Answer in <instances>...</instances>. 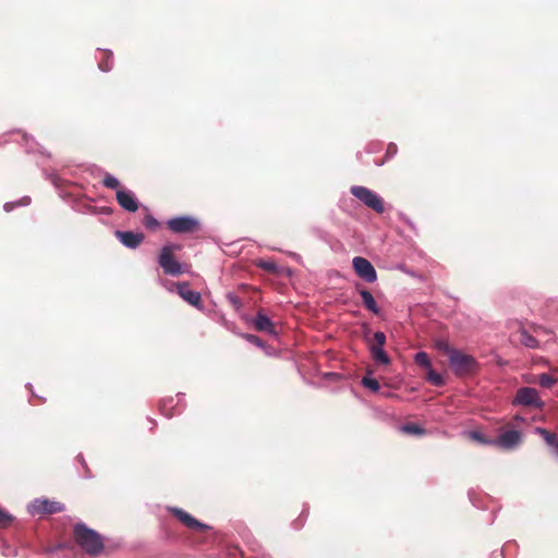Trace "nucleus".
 Here are the masks:
<instances>
[{
    "label": "nucleus",
    "mask_w": 558,
    "mask_h": 558,
    "mask_svg": "<svg viewBox=\"0 0 558 558\" xmlns=\"http://www.w3.org/2000/svg\"><path fill=\"white\" fill-rule=\"evenodd\" d=\"M50 181L52 182L53 185L58 186V179L56 175H50Z\"/></svg>",
    "instance_id": "obj_43"
},
{
    "label": "nucleus",
    "mask_w": 558,
    "mask_h": 558,
    "mask_svg": "<svg viewBox=\"0 0 558 558\" xmlns=\"http://www.w3.org/2000/svg\"><path fill=\"white\" fill-rule=\"evenodd\" d=\"M161 283L163 284V287H166L170 291L172 290V287L177 284V283L170 282L168 280H162Z\"/></svg>",
    "instance_id": "obj_41"
},
{
    "label": "nucleus",
    "mask_w": 558,
    "mask_h": 558,
    "mask_svg": "<svg viewBox=\"0 0 558 558\" xmlns=\"http://www.w3.org/2000/svg\"><path fill=\"white\" fill-rule=\"evenodd\" d=\"M178 294L190 305L202 310V298L201 293L196 290H192L189 282H178L175 284Z\"/></svg>",
    "instance_id": "obj_11"
},
{
    "label": "nucleus",
    "mask_w": 558,
    "mask_h": 558,
    "mask_svg": "<svg viewBox=\"0 0 558 558\" xmlns=\"http://www.w3.org/2000/svg\"><path fill=\"white\" fill-rule=\"evenodd\" d=\"M520 341L523 345L530 349H536L539 345L538 340L531 333H529L526 330L521 331Z\"/></svg>",
    "instance_id": "obj_21"
},
{
    "label": "nucleus",
    "mask_w": 558,
    "mask_h": 558,
    "mask_svg": "<svg viewBox=\"0 0 558 558\" xmlns=\"http://www.w3.org/2000/svg\"><path fill=\"white\" fill-rule=\"evenodd\" d=\"M511 403L514 407L522 405L537 410H542L545 405L544 401L539 397L538 391L533 387L519 388L515 391Z\"/></svg>",
    "instance_id": "obj_5"
},
{
    "label": "nucleus",
    "mask_w": 558,
    "mask_h": 558,
    "mask_svg": "<svg viewBox=\"0 0 558 558\" xmlns=\"http://www.w3.org/2000/svg\"><path fill=\"white\" fill-rule=\"evenodd\" d=\"M352 266L355 274L366 282L373 283L376 281V269L368 259L356 256L352 260Z\"/></svg>",
    "instance_id": "obj_9"
},
{
    "label": "nucleus",
    "mask_w": 558,
    "mask_h": 558,
    "mask_svg": "<svg viewBox=\"0 0 558 558\" xmlns=\"http://www.w3.org/2000/svg\"><path fill=\"white\" fill-rule=\"evenodd\" d=\"M407 222H408V225H409L411 228H414L413 222H411L410 220H408Z\"/></svg>",
    "instance_id": "obj_46"
},
{
    "label": "nucleus",
    "mask_w": 558,
    "mask_h": 558,
    "mask_svg": "<svg viewBox=\"0 0 558 558\" xmlns=\"http://www.w3.org/2000/svg\"><path fill=\"white\" fill-rule=\"evenodd\" d=\"M74 536L78 546L90 556H98L104 550L102 536L84 523L80 522L74 525Z\"/></svg>",
    "instance_id": "obj_1"
},
{
    "label": "nucleus",
    "mask_w": 558,
    "mask_h": 558,
    "mask_svg": "<svg viewBox=\"0 0 558 558\" xmlns=\"http://www.w3.org/2000/svg\"><path fill=\"white\" fill-rule=\"evenodd\" d=\"M256 265L259 268L270 271V272H276L278 270L277 264L272 260L259 259Z\"/></svg>",
    "instance_id": "obj_32"
},
{
    "label": "nucleus",
    "mask_w": 558,
    "mask_h": 558,
    "mask_svg": "<svg viewBox=\"0 0 558 558\" xmlns=\"http://www.w3.org/2000/svg\"><path fill=\"white\" fill-rule=\"evenodd\" d=\"M101 57L98 58V68L102 72L111 71L113 66V54L111 50H104L100 52Z\"/></svg>",
    "instance_id": "obj_18"
},
{
    "label": "nucleus",
    "mask_w": 558,
    "mask_h": 558,
    "mask_svg": "<svg viewBox=\"0 0 558 558\" xmlns=\"http://www.w3.org/2000/svg\"><path fill=\"white\" fill-rule=\"evenodd\" d=\"M468 436L478 444L494 446V439L487 438L482 432L470 430L468 432Z\"/></svg>",
    "instance_id": "obj_22"
},
{
    "label": "nucleus",
    "mask_w": 558,
    "mask_h": 558,
    "mask_svg": "<svg viewBox=\"0 0 558 558\" xmlns=\"http://www.w3.org/2000/svg\"><path fill=\"white\" fill-rule=\"evenodd\" d=\"M521 441L522 435L519 430L508 429L494 438V446L506 450H513L520 446Z\"/></svg>",
    "instance_id": "obj_10"
},
{
    "label": "nucleus",
    "mask_w": 558,
    "mask_h": 558,
    "mask_svg": "<svg viewBox=\"0 0 558 558\" xmlns=\"http://www.w3.org/2000/svg\"><path fill=\"white\" fill-rule=\"evenodd\" d=\"M400 429L404 433L417 435V436L425 434L424 428H422L420 425L413 424V423L404 424L400 427Z\"/></svg>",
    "instance_id": "obj_28"
},
{
    "label": "nucleus",
    "mask_w": 558,
    "mask_h": 558,
    "mask_svg": "<svg viewBox=\"0 0 558 558\" xmlns=\"http://www.w3.org/2000/svg\"><path fill=\"white\" fill-rule=\"evenodd\" d=\"M23 140L27 153H40L43 155L46 154L45 150L39 146L38 143L35 142L33 137L24 135Z\"/></svg>",
    "instance_id": "obj_24"
},
{
    "label": "nucleus",
    "mask_w": 558,
    "mask_h": 558,
    "mask_svg": "<svg viewBox=\"0 0 558 558\" xmlns=\"http://www.w3.org/2000/svg\"><path fill=\"white\" fill-rule=\"evenodd\" d=\"M374 342L368 343V347L384 348L386 344L387 337L383 331H375L373 336Z\"/></svg>",
    "instance_id": "obj_31"
},
{
    "label": "nucleus",
    "mask_w": 558,
    "mask_h": 558,
    "mask_svg": "<svg viewBox=\"0 0 558 558\" xmlns=\"http://www.w3.org/2000/svg\"><path fill=\"white\" fill-rule=\"evenodd\" d=\"M368 350L376 364L389 365L391 363V359L384 348L368 347Z\"/></svg>",
    "instance_id": "obj_17"
},
{
    "label": "nucleus",
    "mask_w": 558,
    "mask_h": 558,
    "mask_svg": "<svg viewBox=\"0 0 558 558\" xmlns=\"http://www.w3.org/2000/svg\"><path fill=\"white\" fill-rule=\"evenodd\" d=\"M535 432L543 437L545 442L548 446H550L553 448V450L555 449V447H556V445L558 442V437L556 436V434L550 433V432H548L547 429H545L543 427H536Z\"/></svg>",
    "instance_id": "obj_19"
},
{
    "label": "nucleus",
    "mask_w": 558,
    "mask_h": 558,
    "mask_svg": "<svg viewBox=\"0 0 558 558\" xmlns=\"http://www.w3.org/2000/svg\"><path fill=\"white\" fill-rule=\"evenodd\" d=\"M180 250V245L168 243L160 248L157 263L162 269L163 274L171 277H178L187 272V266L180 263L175 256L174 251Z\"/></svg>",
    "instance_id": "obj_2"
},
{
    "label": "nucleus",
    "mask_w": 558,
    "mask_h": 558,
    "mask_svg": "<svg viewBox=\"0 0 558 558\" xmlns=\"http://www.w3.org/2000/svg\"><path fill=\"white\" fill-rule=\"evenodd\" d=\"M169 229L178 234L191 233L199 228L198 219L192 216H179L167 221Z\"/></svg>",
    "instance_id": "obj_7"
},
{
    "label": "nucleus",
    "mask_w": 558,
    "mask_h": 558,
    "mask_svg": "<svg viewBox=\"0 0 558 558\" xmlns=\"http://www.w3.org/2000/svg\"><path fill=\"white\" fill-rule=\"evenodd\" d=\"M558 381V378L547 374L543 373L538 376V384L543 388H551L554 385H556Z\"/></svg>",
    "instance_id": "obj_27"
},
{
    "label": "nucleus",
    "mask_w": 558,
    "mask_h": 558,
    "mask_svg": "<svg viewBox=\"0 0 558 558\" xmlns=\"http://www.w3.org/2000/svg\"><path fill=\"white\" fill-rule=\"evenodd\" d=\"M252 324L258 331H264L271 336L277 335L274 323L263 311L256 313V316L252 319Z\"/></svg>",
    "instance_id": "obj_14"
},
{
    "label": "nucleus",
    "mask_w": 558,
    "mask_h": 558,
    "mask_svg": "<svg viewBox=\"0 0 558 558\" xmlns=\"http://www.w3.org/2000/svg\"><path fill=\"white\" fill-rule=\"evenodd\" d=\"M517 547H518V544L515 543V541L507 542L504 545L502 550H501L504 558H509V554L512 550V548H517Z\"/></svg>",
    "instance_id": "obj_36"
},
{
    "label": "nucleus",
    "mask_w": 558,
    "mask_h": 558,
    "mask_svg": "<svg viewBox=\"0 0 558 558\" xmlns=\"http://www.w3.org/2000/svg\"><path fill=\"white\" fill-rule=\"evenodd\" d=\"M64 509L65 507L63 504L44 498L33 500L27 507V510L32 515L53 514L62 512Z\"/></svg>",
    "instance_id": "obj_6"
},
{
    "label": "nucleus",
    "mask_w": 558,
    "mask_h": 558,
    "mask_svg": "<svg viewBox=\"0 0 558 558\" xmlns=\"http://www.w3.org/2000/svg\"><path fill=\"white\" fill-rule=\"evenodd\" d=\"M26 387L32 389V384H27Z\"/></svg>",
    "instance_id": "obj_48"
},
{
    "label": "nucleus",
    "mask_w": 558,
    "mask_h": 558,
    "mask_svg": "<svg viewBox=\"0 0 558 558\" xmlns=\"http://www.w3.org/2000/svg\"><path fill=\"white\" fill-rule=\"evenodd\" d=\"M66 548V546L64 544H59L58 546H56L54 548H52L50 551L51 553H56L58 550H61V549H64Z\"/></svg>",
    "instance_id": "obj_42"
},
{
    "label": "nucleus",
    "mask_w": 558,
    "mask_h": 558,
    "mask_svg": "<svg viewBox=\"0 0 558 558\" xmlns=\"http://www.w3.org/2000/svg\"><path fill=\"white\" fill-rule=\"evenodd\" d=\"M435 348L444 353L445 355H447L448 360L450 359V356H452V354L458 350V349H454L452 348L449 342L446 340V339H437L435 341Z\"/></svg>",
    "instance_id": "obj_20"
},
{
    "label": "nucleus",
    "mask_w": 558,
    "mask_h": 558,
    "mask_svg": "<svg viewBox=\"0 0 558 558\" xmlns=\"http://www.w3.org/2000/svg\"><path fill=\"white\" fill-rule=\"evenodd\" d=\"M183 401L184 393H178L175 398H165L160 401L159 411L163 416L170 418L174 415L180 414L184 410L185 403Z\"/></svg>",
    "instance_id": "obj_8"
},
{
    "label": "nucleus",
    "mask_w": 558,
    "mask_h": 558,
    "mask_svg": "<svg viewBox=\"0 0 558 558\" xmlns=\"http://www.w3.org/2000/svg\"><path fill=\"white\" fill-rule=\"evenodd\" d=\"M13 521V517L0 508V527H7Z\"/></svg>",
    "instance_id": "obj_34"
},
{
    "label": "nucleus",
    "mask_w": 558,
    "mask_h": 558,
    "mask_svg": "<svg viewBox=\"0 0 558 558\" xmlns=\"http://www.w3.org/2000/svg\"><path fill=\"white\" fill-rule=\"evenodd\" d=\"M350 193L376 214H383L385 211L383 197L371 189L362 185H352Z\"/></svg>",
    "instance_id": "obj_4"
},
{
    "label": "nucleus",
    "mask_w": 558,
    "mask_h": 558,
    "mask_svg": "<svg viewBox=\"0 0 558 558\" xmlns=\"http://www.w3.org/2000/svg\"><path fill=\"white\" fill-rule=\"evenodd\" d=\"M76 460L81 463V465L86 470L85 474L83 475L84 477L88 478L90 477L89 473H88V470H87V465H86V461L84 459V457L82 454H78L76 457Z\"/></svg>",
    "instance_id": "obj_40"
},
{
    "label": "nucleus",
    "mask_w": 558,
    "mask_h": 558,
    "mask_svg": "<svg viewBox=\"0 0 558 558\" xmlns=\"http://www.w3.org/2000/svg\"><path fill=\"white\" fill-rule=\"evenodd\" d=\"M117 202L119 205L129 213H135L138 209V201L133 191L120 189L117 191Z\"/></svg>",
    "instance_id": "obj_13"
},
{
    "label": "nucleus",
    "mask_w": 558,
    "mask_h": 558,
    "mask_svg": "<svg viewBox=\"0 0 558 558\" xmlns=\"http://www.w3.org/2000/svg\"><path fill=\"white\" fill-rule=\"evenodd\" d=\"M144 225L146 228L154 230L159 226V222L154 216L147 215L144 218Z\"/></svg>",
    "instance_id": "obj_35"
},
{
    "label": "nucleus",
    "mask_w": 558,
    "mask_h": 558,
    "mask_svg": "<svg viewBox=\"0 0 558 558\" xmlns=\"http://www.w3.org/2000/svg\"><path fill=\"white\" fill-rule=\"evenodd\" d=\"M361 384L369 389L371 391L373 392H377L380 388L379 386V383L377 381V379L371 377V376H364L361 380Z\"/></svg>",
    "instance_id": "obj_29"
},
{
    "label": "nucleus",
    "mask_w": 558,
    "mask_h": 558,
    "mask_svg": "<svg viewBox=\"0 0 558 558\" xmlns=\"http://www.w3.org/2000/svg\"><path fill=\"white\" fill-rule=\"evenodd\" d=\"M359 293L362 298L364 306L374 315H379L380 307L377 305L373 294L366 289L360 290Z\"/></svg>",
    "instance_id": "obj_16"
},
{
    "label": "nucleus",
    "mask_w": 558,
    "mask_h": 558,
    "mask_svg": "<svg viewBox=\"0 0 558 558\" xmlns=\"http://www.w3.org/2000/svg\"><path fill=\"white\" fill-rule=\"evenodd\" d=\"M398 153V146L395 143H389L386 150V159L395 157Z\"/></svg>",
    "instance_id": "obj_38"
},
{
    "label": "nucleus",
    "mask_w": 558,
    "mask_h": 558,
    "mask_svg": "<svg viewBox=\"0 0 558 558\" xmlns=\"http://www.w3.org/2000/svg\"><path fill=\"white\" fill-rule=\"evenodd\" d=\"M515 420H517V421H522L523 418H522L521 416L517 415V416H515Z\"/></svg>",
    "instance_id": "obj_47"
},
{
    "label": "nucleus",
    "mask_w": 558,
    "mask_h": 558,
    "mask_svg": "<svg viewBox=\"0 0 558 558\" xmlns=\"http://www.w3.org/2000/svg\"><path fill=\"white\" fill-rule=\"evenodd\" d=\"M170 512L186 527L193 529V530H209L210 527L206 525L205 523H202L194 517H192L186 511L182 510L181 508L172 507L169 509Z\"/></svg>",
    "instance_id": "obj_12"
},
{
    "label": "nucleus",
    "mask_w": 558,
    "mask_h": 558,
    "mask_svg": "<svg viewBox=\"0 0 558 558\" xmlns=\"http://www.w3.org/2000/svg\"><path fill=\"white\" fill-rule=\"evenodd\" d=\"M243 338L245 340H247L250 343L258 347V348H264L265 347V342L257 336L255 335H251V333H244L243 335Z\"/></svg>",
    "instance_id": "obj_33"
},
{
    "label": "nucleus",
    "mask_w": 558,
    "mask_h": 558,
    "mask_svg": "<svg viewBox=\"0 0 558 558\" xmlns=\"http://www.w3.org/2000/svg\"><path fill=\"white\" fill-rule=\"evenodd\" d=\"M31 204V197L29 196H23L22 198L14 201V202H7L3 205V209L9 213L12 211L16 207H23L28 206Z\"/></svg>",
    "instance_id": "obj_23"
},
{
    "label": "nucleus",
    "mask_w": 558,
    "mask_h": 558,
    "mask_svg": "<svg viewBox=\"0 0 558 558\" xmlns=\"http://www.w3.org/2000/svg\"><path fill=\"white\" fill-rule=\"evenodd\" d=\"M426 380L436 387H441L445 384L442 376L433 369V367L427 369Z\"/></svg>",
    "instance_id": "obj_25"
},
{
    "label": "nucleus",
    "mask_w": 558,
    "mask_h": 558,
    "mask_svg": "<svg viewBox=\"0 0 558 558\" xmlns=\"http://www.w3.org/2000/svg\"><path fill=\"white\" fill-rule=\"evenodd\" d=\"M117 238L128 248H136L144 240L143 233L132 231H117Z\"/></svg>",
    "instance_id": "obj_15"
},
{
    "label": "nucleus",
    "mask_w": 558,
    "mask_h": 558,
    "mask_svg": "<svg viewBox=\"0 0 558 558\" xmlns=\"http://www.w3.org/2000/svg\"><path fill=\"white\" fill-rule=\"evenodd\" d=\"M231 301H232L233 303H235V304H238V303H239V301L236 300V298H231Z\"/></svg>",
    "instance_id": "obj_45"
},
{
    "label": "nucleus",
    "mask_w": 558,
    "mask_h": 558,
    "mask_svg": "<svg viewBox=\"0 0 558 558\" xmlns=\"http://www.w3.org/2000/svg\"><path fill=\"white\" fill-rule=\"evenodd\" d=\"M495 521V513L492 514V518L489 519V524H492Z\"/></svg>",
    "instance_id": "obj_44"
},
{
    "label": "nucleus",
    "mask_w": 558,
    "mask_h": 558,
    "mask_svg": "<svg viewBox=\"0 0 558 558\" xmlns=\"http://www.w3.org/2000/svg\"><path fill=\"white\" fill-rule=\"evenodd\" d=\"M448 363L454 375L459 377L473 374L480 367L475 357L463 353L461 350H457L452 356H450Z\"/></svg>",
    "instance_id": "obj_3"
},
{
    "label": "nucleus",
    "mask_w": 558,
    "mask_h": 558,
    "mask_svg": "<svg viewBox=\"0 0 558 558\" xmlns=\"http://www.w3.org/2000/svg\"><path fill=\"white\" fill-rule=\"evenodd\" d=\"M307 512H308V508L303 509V511H302V513H301L300 518H298V519L292 523V525H293V527H294L295 530H299V529H301V527L304 525V521H305V518H306V515H307Z\"/></svg>",
    "instance_id": "obj_37"
},
{
    "label": "nucleus",
    "mask_w": 558,
    "mask_h": 558,
    "mask_svg": "<svg viewBox=\"0 0 558 558\" xmlns=\"http://www.w3.org/2000/svg\"><path fill=\"white\" fill-rule=\"evenodd\" d=\"M102 184L108 189L117 190V191H118V187L120 186L119 180L108 172L105 173Z\"/></svg>",
    "instance_id": "obj_30"
},
{
    "label": "nucleus",
    "mask_w": 558,
    "mask_h": 558,
    "mask_svg": "<svg viewBox=\"0 0 558 558\" xmlns=\"http://www.w3.org/2000/svg\"><path fill=\"white\" fill-rule=\"evenodd\" d=\"M469 498H470V501L473 504V506H475L476 508L482 507V504L480 501L481 498L474 490L469 492Z\"/></svg>",
    "instance_id": "obj_39"
},
{
    "label": "nucleus",
    "mask_w": 558,
    "mask_h": 558,
    "mask_svg": "<svg viewBox=\"0 0 558 558\" xmlns=\"http://www.w3.org/2000/svg\"><path fill=\"white\" fill-rule=\"evenodd\" d=\"M414 361L415 363L425 368L426 371L432 367V363H430V360H429V356L426 352L424 351H420L417 352L415 355H414Z\"/></svg>",
    "instance_id": "obj_26"
}]
</instances>
